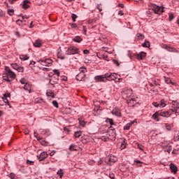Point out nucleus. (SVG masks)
<instances>
[{
	"instance_id": "a18cd8bd",
	"label": "nucleus",
	"mask_w": 179,
	"mask_h": 179,
	"mask_svg": "<svg viewBox=\"0 0 179 179\" xmlns=\"http://www.w3.org/2000/svg\"><path fill=\"white\" fill-rule=\"evenodd\" d=\"M3 80H6V82H10L12 80L9 79V77L8 75L3 76Z\"/></svg>"
},
{
	"instance_id": "9b49d317",
	"label": "nucleus",
	"mask_w": 179,
	"mask_h": 179,
	"mask_svg": "<svg viewBox=\"0 0 179 179\" xmlns=\"http://www.w3.org/2000/svg\"><path fill=\"white\" fill-rule=\"evenodd\" d=\"M108 161H106V163L109 165V166H113V164H114V163H115V162H117V158L114 156L110 157L109 158H108V159H106Z\"/></svg>"
},
{
	"instance_id": "e433bc0d",
	"label": "nucleus",
	"mask_w": 179,
	"mask_h": 179,
	"mask_svg": "<svg viewBox=\"0 0 179 179\" xmlns=\"http://www.w3.org/2000/svg\"><path fill=\"white\" fill-rule=\"evenodd\" d=\"M132 124H134V122L128 123L126 124V126H124V129H126L127 131L129 130V128H131V125H132Z\"/></svg>"
},
{
	"instance_id": "e2e57ef3",
	"label": "nucleus",
	"mask_w": 179,
	"mask_h": 179,
	"mask_svg": "<svg viewBox=\"0 0 179 179\" xmlns=\"http://www.w3.org/2000/svg\"><path fill=\"white\" fill-rule=\"evenodd\" d=\"M113 62L117 65V66H120V63H118L117 60L113 59Z\"/></svg>"
},
{
	"instance_id": "2f4dec72",
	"label": "nucleus",
	"mask_w": 179,
	"mask_h": 179,
	"mask_svg": "<svg viewBox=\"0 0 179 179\" xmlns=\"http://www.w3.org/2000/svg\"><path fill=\"white\" fill-rule=\"evenodd\" d=\"M41 145H42V146H48V141H45L44 139H41V141H40Z\"/></svg>"
},
{
	"instance_id": "473e14b6",
	"label": "nucleus",
	"mask_w": 179,
	"mask_h": 179,
	"mask_svg": "<svg viewBox=\"0 0 179 179\" xmlns=\"http://www.w3.org/2000/svg\"><path fill=\"white\" fill-rule=\"evenodd\" d=\"M159 107L163 108V107H166V101L164 99H162L160 101Z\"/></svg>"
},
{
	"instance_id": "f704fd0d",
	"label": "nucleus",
	"mask_w": 179,
	"mask_h": 179,
	"mask_svg": "<svg viewBox=\"0 0 179 179\" xmlns=\"http://www.w3.org/2000/svg\"><path fill=\"white\" fill-rule=\"evenodd\" d=\"M79 71H80V73H83L85 75V73H86L87 72V69L85 67H81L79 69Z\"/></svg>"
},
{
	"instance_id": "5fc2aeb1",
	"label": "nucleus",
	"mask_w": 179,
	"mask_h": 179,
	"mask_svg": "<svg viewBox=\"0 0 179 179\" xmlns=\"http://www.w3.org/2000/svg\"><path fill=\"white\" fill-rule=\"evenodd\" d=\"M27 164H29L30 166H33L34 164V162L27 159Z\"/></svg>"
},
{
	"instance_id": "4468645a",
	"label": "nucleus",
	"mask_w": 179,
	"mask_h": 179,
	"mask_svg": "<svg viewBox=\"0 0 179 179\" xmlns=\"http://www.w3.org/2000/svg\"><path fill=\"white\" fill-rule=\"evenodd\" d=\"M112 114L116 117H121V110H120L118 108H115L113 110Z\"/></svg>"
},
{
	"instance_id": "f3484780",
	"label": "nucleus",
	"mask_w": 179,
	"mask_h": 179,
	"mask_svg": "<svg viewBox=\"0 0 179 179\" xmlns=\"http://www.w3.org/2000/svg\"><path fill=\"white\" fill-rule=\"evenodd\" d=\"M164 152H167L168 153H170L171 152L173 147L171 146V144H167L166 145L164 146Z\"/></svg>"
},
{
	"instance_id": "20e7f679",
	"label": "nucleus",
	"mask_w": 179,
	"mask_h": 179,
	"mask_svg": "<svg viewBox=\"0 0 179 179\" xmlns=\"http://www.w3.org/2000/svg\"><path fill=\"white\" fill-rule=\"evenodd\" d=\"M38 62L43 66H50V65H52V60L51 59H40Z\"/></svg>"
},
{
	"instance_id": "4d7b16f0",
	"label": "nucleus",
	"mask_w": 179,
	"mask_h": 179,
	"mask_svg": "<svg viewBox=\"0 0 179 179\" xmlns=\"http://www.w3.org/2000/svg\"><path fill=\"white\" fill-rule=\"evenodd\" d=\"M52 103L56 108H58V102H57V101H52Z\"/></svg>"
},
{
	"instance_id": "ea45409f",
	"label": "nucleus",
	"mask_w": 179,
	"mask_h": 179,
	"mask_svg": "<svg viewBox=\"0 0 179 179\" xmlns=\"http://www.w3.org/2000/svg\"><path fill=\"white\" fill-rule=\"evenodd\" d=\"M165 128L167 129V131H171V124L169 123L165 124Z\"/></svg>"
},
{
	"instance_id": "052dcab7",
	"label": "nucleus",
	"mask_w": 179,
	"mask_h": 179,
	"mask_svg": "<svg viewBox=\"0 0 179 179\" xmlns=\"http://www.w3.org/2000/svg\"><path fill=\"white\" fill-rule=\"evenodd\" d=\"M20 83H22V85H26V80L24 78H22L20 80Z\"/></svg>"
},
{
	"instance_id": "39448f33",
	"label": "nucleus",
	"mask_w": 179,
	"mask_h": 179,
	"mask_svg": "<svg viewBox=\"0 0 179 179\" xmlns=\"http://www.w3.org/2000/svg\"><path fill=\"white\" fill-rule=\"evenodd\" d=\"M171 111L172 113H175L176 114L179 115V104L177 101H173L171 106Z\"/></svg>"
},
{
	"instance_id": "7ed1b4c3",
	"label": "nucleus",
	"mask_w": 179,
	"mask_h": 179,
	"mask_svg": "<svg viewBox=\"0 0 179 179\" xmlns=\"http://www.w3.org/2000/svg\"><path fill=\"white\" fill-rule=\"evenodd\" d=\"M79 52V48L75 46L69 47L66 50V55H75V54H78Z\"/></svg>"
},
{
	"instance_id": "7c9ffc66",
	"label": "nucleus",
	"mask_w": 179,
	"mask_h": 179,
	"mask_svg": "<svg viewBox=\"0 0 179 179\" xmlns=\"http://www.w3.org/2000/svg\"><path fill=\"white\" fill-rule=\"evenodd\" d=\"M74 136L75 138H80V136H82V131H76L74 134Z\"/></svg>"
},
{
	"instance_id": "680f3d73",
	"label": "nucleus",
	"mask_w": 179,
	"mask_h": 179,
	"mask_svg": "<svg viewBox=\"0 0 179 179\" xmlns=\"http://www.w3.org/2000/svg\"><path fill=\"white\" fill-rule=\"evenodd\" d=\"M120 149H125V142L121 143Z\"/></svg>"
},
{
	"instance_id": "bb28decb",
	"label": "nucleus",
	"mask_w": 179,
	"mask_h": 179,
	"mask_svg": "<svg viewBox=\"0 0 179 179\" xmlns=\"http://www.w3.org/2000/svg\"><path fill=\"white\" fill-rule=\"evenodd\" d=\"M143 47H145V48H149L150 47V43L148 41H145L143 43H142Z\"/></svg>"
},
{
	"instance_id": "13d9d810",
	"label": "nucleus",
	"mask_w": 179,
	"mask_h": 179,
	"mask_svg": "<svg viewBox=\"0 0 179 179\" xmlns=\"http://www.w3.org/2000/svg\"><path fill=\"white\" fill-rule=\"evenodd\" d=\"M137 147H138V149H139L140 150H143V148H145L143 145L141 144H138Z\"/></svg>"
},
{
	"instance_id": "4be33fe9",
	"label": "nucleus",
	"mask_w": 179,
	"mask_h": 179,
	"mask_svg": "<svg viewBox=\"0 0 179 179\" xmlns=\"http://www.w3.org/2000/svg\"><path fill=\"white\" fill-rule=\"evenodd\" d=\"M164 48H165L166 50H167V51H169L170 52H174V51H176V49L170 46H167V45H164Z\"/></svg>"
},
{
	"instance_id": "c9c22d12",
	"label": "nucleus",
	"mask_w": 179,
	"mask_h": 179,
	"mask_svg": "<svg viewBox=\"0 0 179 179\" xmlns=\"http://www.w3.org/2000/svg\"><path fill=\"white\" fill-rule=\"evenodd\" d=\"M136 36L138 40H143V38H145V35H143L142 34H137Z\"/></svg>"
},
{
	"instance_id": "ddd939ff",
	"label": "nucleus",
	"mask_w": 179,
	"mask_h": 179,
	"mask_svg": "<svg viewBox=\"0 0 179 179\" xmlns=\"http://www.w3.org/2000/svg\"><path fill=\"white\" fill-rule=\"evenodd\" d=\"M155 13L159 14V13H163V7L156 6L154 8Z\"/></svg>"
},
{
	"instance_id": "423d86ee",
	"label": "nucleus",
	"mask_w": 179,
	"mask_h": 179,
	"mask_svg": "<svg viewBox=\"0 0 179 179\" xmlns=\"http://www.w3.org/2000/svg\"><path fill=\"white\" fill-rule=\"evenodd\" d=\"M6 71V75H8V77H10L11 79H15L16 78V74L13 71H11L9 67L6 66L5 68Z\"/></svg>"
},
{
	"instance_id": "393cba45",
	"label": "nucleus",
	"mask_w": 179,
	"mask_h": 179,
	"mask_svg": "<svg viewBox=\"0 0 179 179\" xmlns=\"http://www.w3.org/2000/svg\"><path fill=\"white\" fill-rule=\"evenodd\" d=\"M35 103L36 104H41V103H44V100L42 98H36L35 99Z\"/></svg>"
},
{
	"instance_id": "49530a36",
	"label": "nucleus",
	"mask_w": 179,
	"mask_h": 179,
	"mask_svg": "<svg viewBox=\"0 0 179 179\" xmlns=\"http://www.w3.org/2000/svg\"><path fill=\"white\" fill-rule=\"evenodd\" d=\"M53 72H54L55 76H57V78H59V70L55 69V70H53Z\"/></svg>"
},
{
	"instance_id": "58836bf2",
	"label": "nucleus",
	"mask_w": 179,
	"mask_h": 179,
	"mask_svg": "<svg viewBox=\"0 0 179 179\" xmlns=\"http://www.w3.org/2000/svg\"><path fill=\"white\" fill-rule=\"evenodd\" d=\"M96 18H93L88 20V24H94L96 23Z\"/></svg>"
},
{
	"instance_id": "603ef678",
	"label": "nucleus",
	"mask_w": 179,
	"mask_h": 179,
	"mask_svg": "<svg viewBox=\"0 0 179 179\" xmlns=\"http://www.w3.org/2000/svg\"><path fill=\"white\" fill-rule=\"evenodd\" d=\"M9 178H10V179H16V176H15V173H10Z\"/></svg>"
},
{
	"instance_id": "3c124183",
	"label": "nucleus",
	"mask_w": 179,
	"mask_h": 179,
	"mask_svg": "<svg viewBox=\"0 0 179 179\" xmlns=\"http://www.w3.org/2000/svg\"><path fill=\"white\" fill-rule=\"evenodd\" d=\"M17 71L18 72H24V69L23 67H22V66H18V68L17 69Z\"/></svg>"
},
{
	"instance_id": "0e129e2a",
	"label": "nucleus",
	"mask_w": 179,
	"mask_h": 179,
	"mask_svg": "<svg viewBox=\"0 0 179 179\" xmlns=\"http://www.w3.org/2000/svg\"><path fill=\"white\" fill-rule=\"evenodd\" d=\"M173 19H174V15L171 14L169 15V22H171V20H173Z\"/></svg>"
},
{
	"instance_id": "bf43d9fd",
	"label": "nucleus",
	"mask_w": 179,
	"mask_h": 179,
	"mask_svg": "<svg viewBox=\"0 0 179 179\" xmlns=\"http://www.w3.org/2000/svg\"><path fill=\"white\" fill-rule=\"evenodd\" d=\"M71 29H76L78 27V25L76 23L70 24Z\"/></svg>"
},
{
	"instance_id": "338daca9",
	"label": "nucleus",
	"mask_w": 179,
	"mask_h": 179,
	"mask_svg": "<svg viewBox=\"0 0 179 179\" xmlns=\"http://www.w3.org/2000/svg\"><path fill=\"white\" fill-rule=\"evenodd\" d=\"M90 51H89V50H83V54H85V55H87V54H90Z\"/></svg>"
},
{
	"instance_id": "c85d7f7f",
	"label": "nucleus",
	"mask_w": 179,
	"mask_h": 179,
	"mask_svg": "<svg viewBox=\"0 0 179 179\" xmlns=\"http://www.w3.org/2000/svg\"><path fill=\"white\" fill-rule=\"evenodd\" d=\"M173 139L175 141H179V131H176L174 134Z\"/></svg>"
},
{
	"instance_id": "6ab92c4d",
	"label": "nucleus",
	"mask_w": 179,
	"mask_h": 179,
	"mask_svg": "<svg viewBox=\"0 0 179 179\" xmlns=\"http://www.w3.org/2000/svg\"><path fill=\"white\" fill-rule=\"evenodd\" d=\"M24 90H26L27 92H29V93H30V92L31 90V85H30V84L27 83H25V85L24 86Z\"/></svg>"
},
{
	"instance_id": "f03ea898",
	"label": "nucleus",
	"mask_w": 179,
	"mask_h": 179,
	"mask_svg": "<svg viewBox=\"0 0 179 179\" xmlns=\"http://www.w3.org/2000/svg\"><path fill=\"white\" fill-rule=\"evenodd\" d=\"M132 96V90L124 88L122 92V97L124 100H127V99H129V97H131Z\"/></svg>"
},
{
	"instance_id": "a878e982",
	"label": "nucleus",
	"mask_w": 179,
	"mask_h": 179,
	"mask_svg": "<svg viewBox=\"0 0 179 179\" xmlns=\"http://www.w3.org/2000/svg\"><path fill=\"white\" fill-rule=\"evenodd\" d=\"M82 40V38H80V36H77L74 38H73V41H75L76 43H80Z\"/></svg>"
},
{
	"instance_id": "c756f323",
	"label": "nucleus",
	"mask_w": 179,
	"mask_h": 179,
	"mask_svg": "<svg viewBox=\"0 0 179 179\" xmlns=\"http://www.w3.org/2000/svg\"><path fill=\"white\" fill-rule=\"evenodd\" d=\"M78 121H79V124L81 127H85V125H86V122H85V120H82V118H79Z\"/></svg>"
},
{
	"instance_id": "5701e85b",
	"label": "nucleus",
	"mask_w": 179,
	"mask_h": 179,
	"mask_svg": "<svg viewBox=\"0 0 179 179\" xmlns=\"http://www.w3.org/2000/svg\"><path fill=\"white\" fill-rule=\"evenodd\" d=\"M20 59H21V61H27V59H29V57L27 55H20Z\"/></svg>"
},
{
	"instance_id": "0eeeda50",
	"label": "nucleus",
	"mask_w": 179,
	"mask_h": 179,
	"mask_svg": "<svg viewBox=\"0 0 179 179\" xmlns=\"http://www.w3.org/2000/svg\"><path fill=\"white\" fill-rule=\"evenodd\" d=\"M96 82H107V76L106 73L103 75L96 76L94 77Z\"/></svg>"
},
{
	"instance_id": "dca6fc26",
	"label": "nucleus",
	"mask_w": 179,
	"mask_h": 179,
	"mask_svg": "<svg viewBox=\"0 0 179 179\" xmlns=\"http://www.w3.org/2000/svg\"><path fill=\"white\" fill-rule=\"evenodd\" d=\"M29 3H31L30 1L24 0L23 4H22V8L23 9H29V8H30V6H29Z\"/></svg>"
},
{
	"instance_id": "6e6552de",
	"label": "nucleus",
	"mask_w": 179,
	"mask_h": 179,
	"mask_svg": "<svg viewBox=\"0 0 179 179\" xmlns=\"http://www.w3.org/2000/svg\"><path fill=\"white\" fill-rule=\"evenodd\" d=\"M117 76L115 73H106V80H115Z\"/></svg>"
},
{
	"instance_id": "8fccbe9b",
	"label": "nucleus",
	"mask_w": 179,
	"mask_h": 179,
	"mask_svg": "<svg viewBox=\"0 0 179 179\" xmlns=\"http://www.w3.org/2000/svg\"><path fill=\"white\" fill-rule=\"evenodd\" d=\"M77 17H78V15H76V14H72L71 18H72L73 22H76Z\"/></svg>"
},
{
	"instance_id": "37998d69",
	"label": "nucleus",
	"mask_w": 179,
	"mask_h": 179,
	"mask_svg": "<svg viewBox=\"0 0 179 179\" xmlns=\"http://www.w3.org/2000/svg\"><path fill=\"white\" fill-rule=\"evenodd\" d=\"M11 66L13 69H15V71H17V68H19V65L16 63L11 64Z\"/></svg>"
},
{
	"instance_id": "6e6d98bb",
	"label": "nucleus",
	"mask_w": 179,
	"mask_h": 179,
	"mask_svg": "<svg viewBox=\"0 0 179 179\" xmlns=\"http://www.w3.org/2000/svg\"><path fill=\"white\" fill-rule=\"evenodd\" d=\"M96 8L99 10V12H101V10H103V7L101 6V4H98L96 6Z\"/></svg>"
},
{
	"instance_id": "a211bd4d",
	"label": "nucleus",
	"mask_w": 179,
	"mask_h": 179,
	"mask_svg": "<svg viewBox=\"0 0 179 179\" xmlns=\"http://www.w3.org/2000/svg\"><path fill=\"white\" fill-rule=\"evenodd\" d=\"M170 169L172 173H177L178 171L177 166L174 164H170Z\"/></svg>"
},
{
	"instance_id": "1a4fd4ad",
	"label": "nucleus",
	"mask_w": 179,
	"mask_h": 179,
	"mask_svg": "<svg viewBox=\"0 0 179 179\" xmlns=\"http://www.w3.org/2000/svg\"><path fill=\"white\" fill-rule=\"evenodd\" d=\"M59 77L55 76V75H53L51 78H50V80H49V83L50 85H52V86H54V85H57V83H58V80H59Z\"/></svg>"
},
{
	"instance_id": "2eb2a0df",
	"label": "nucleus",
	"mask_w": 179,
	"mask_h": 179,
	"mask_svg": "<svg viewBox=\"0 0 179 179\" xmlns=\"http://www.w3.org/2000/svg\"><path fill=\"white\" fill-rule=\"evenodd\" d=\"M145 57H146V52H141L140 54H138L136 55V58L137 59H138V61L143 59Z\"/></svg>"
},
{
	"instance_id": "9d476101",
	"label": "nucleus",
	"mask_w": 179,
	"mask_h": 179,
	"mask_svg": "<svg viewBox=\"0 0 179 179\" xmlns=\"http://www.w3.org/2000/svg\"><path fill=\"white\" fill-rule=\"evenodd\" d=\"M39 162H43V160L47 159L48 157V154L46 152H43L40 154L39 156H37Z\"/></svg>"
},
{
	"instance_id": "69168bd1",
	"label": "nucleus",
	"mask_w": 179,
	"mask_h": 179,
	"mask_svg": "<svg viewBox=\"0 0 179 179\" xmlns=\"http://www.w3.org/2000/svg\"><path fill=\"white\" fill-rule=\"evenodd\" d=\"M16 1L17 0H8L9 3H10V5H13V3H15V2H16Z\"/></svg>"
},
{
	"instance_id": "de8ad7c7",
	"label": "nucleus",
	"mask_w": 179,
	"mask_h": 179,
	"mask_svg": "<svg viewBox=\"0 0 179 179\" xmlns=\"http://www.w3.org/2000/svg\"><path fill=\"white\" fill-rule=\"evenodd\" d=\"M19 22H20V23H23V22H26V20H24V19L22 18V20L19 19L16 21L17 24H18V26H21V24L19 23Z\"/></svg>"
},
{
	"instance_id": "864d4df0",
	"label": "nucleus",
	"mask_w": 179,
	"mask_h": 179,
	"mask_svg": "<svg viewBox=\"0 0 179 179\" xmlns=\"http://www.w3.org/2000/svg\"><path fill=\"white\" fill-rule=\"evenodd\" d=\"M152 106L157 108L160 107V103H159L157 102H153Z\"/></svg>"
},
{
	"instance_id": "09e8293b",
	"label": "nucleus",
	"mask_w": 179,
	"mask_h": 179,
	"mask_svg": "<svg viewBox=\"0 0 179 179\" xmlns=\"http://www.w3.org/2000/svg\"><path fill=\"white\" fill-rule=\"evenodd\" d=\"M106 122H109L110 125H114V120L113 119L107 118Z\"/></svg>"
},
{
	"instance_id": "f8f14e48",
	"label": "nucleus",
	"mask_w": 179,
	"mask_h": 179,
	"mask_svg": "<svg viewBox=\"0 0 179 179\" xmlns=\"http://www.w3.org/2000/svg\"><path fill=\"white\" fill-rule=\"evenodd\" d=\"M85 76H86L85 74H83V73H79L76 76V80H78L79 82L85 79Z\"/></svg>"
},
{
	"instance_id": "cd10ccee",
	"label": "nucleus",
	"mask_w": 179,
	"mask_h": 179,
	"mask_svg": "<svg viewBox=\"0 0 179 179\" xmlns=\"http://www.w3.org/2000/svg\"><path fill=\"white\" fill-rule=\"evenodd\" d=\"M8 97H10V95H9V94L7 95L6 94H3V99L4 103H9V101H8Z\"/></svg>"
},
{
	"instance_id": "b1692460",
	"label": "nucleus",
	"mask_w": 179,
	"mask_h": 179,
	"mask_svg": "<svg viewBox=\"0 0 179 179\" xmlns=\"http://www.w3.org/2000/svg\"><path fill=\"white\" fill-rule=\"evenodd\" d=\"M46 94L48 97H52V99H54L55 97V94H54V92L52 91L48 92Z\"/></svg>"
},
{
	"instance_id": "79ce46f5",
	"label": "nucleus",
	"mask_w": 179,
	"mask_h": 179,
	"mask_svg": "<svg viewBox=\"0 0 179 179\" xmlns=\"http://www.w3.org/2000/svg\"><path fill=\"white\" fill-rule=\"evenodd\" d=\"M134 162L136 163L137 164V167H142V162L139 161V160H134Z\"/></svg>"
},
{
	"instance_id": "72a5a7b5",
	"label": "nucleus",
	"mask_w": 179,
	"mask_h": 179,
	"mask_svg": "<svg viewBox=\"0 0 179 179\" xmlns=\"http://www.w3.org/2000/svg\"><path fill=\"white\" fill-rule=\"evenodd\" d=\"M57 176H59V178H62L63 176H64V172L62 171V169H59L57 172Z\"/></svg>"
},
{
	"instance_id": "412c9836",
	"label": "nucleus",
	"mask_w": 179,
	"mask_h": 179,
	"mask_svg": "<svg viewBox=\"0 0 179 179\" xmlns=\"http://www.w3.org/2000/svg\"><path fill=\"white\" fill-rule=\"evenodd\" d=\"M34 47H38L40 48V47H42L43 44L41 43V41L38 39L34 43Z\"/></svg>"
},
{
	"instance_id": "774afa93",
	"label": "nucleus",
	"mask_w": 179,
	"mask_h": 179,
	"mask_svg": "<svg viewBox=\"0 0 179 179\" xmlns=\"http://www.w3.org/2000/svg\"><path fill=\"white\" fill-rule=\"evenodd\" d=\"M118 15H120V16H124V11L120 10V11L118 12Z\"/></svg>"
},
{
	"instance_id": "4c0bfd02",
	"label": "nucleus",
	"mask_w": 179,
	"mask_h": 179,
	"mask_svg": "<svg viewBox=\"0 0 179 179\" xmlns=\"http://www.w3.org/2000/svg\"><path fill=\"white\" fill-rule=\"evenodd\" d=\"M165 82L166 83H167V85H172V86H174V85H176V83H173V81H171V80L170 79H165Z\"/></svg>"
},
{
	"instance_id": "aec40b11",
	"label": "nucleus",
	"mask_w": 179,
	"mask_h": 179,
	"mask_svg": "<svg viewBox=\"0 0 179 179\" xmlns=\"http://www.w3.org/2000/svg\"><path fill=\"white\" fill-rule=\"evenodd\" d=\"M69 150H70V152H75L78 150V146L76 145H71L69 148Z\"/></svg>"
},
{
	"instance_id": "f257e3e1",
	"label": "nucleus",
	"mask_w": 179,
	"mask_h": 179,
	"mask_svg": "<svg viewBox=\"0 0 179 179\" xmlns=\"http://www.w3.org/2000/svg\"><path fill=\"white\" fill-rule=\"evenodd\" d=\"M171 114H170V112L169 111H157L155 112V114L152 115V120H155V121H159V117H170Z\"/></svg>"
},
{
	"instance_id": "c03bdc74",
	"label": "nucleus",
	"mask_w": 179,
	"mask_h": 179,
	"mask_svg": "<svg viewBox=\"0 0 179 179\" xmlns=\"http://www.w3.org/2000/svg\"><path fill=\"white\" fill-rule=\"evenodd\" d=\"M34 135L35 138H36L37 141H38L39 142H41L43 138L38 136H37L38 134L36 132L34 133Z\"/></svg>"
},
{
	"instance_id": "a19ab883",
	"label": "nucleus",
	"mask_w": 179,
	"mask_h": 179,
	"mask_svg": "<svg viewBox=\"0 0 179 179\" xmlns=\"http://www.w3.org/2000/svg\"><path fill=\"white\" fill-rule=\"evenodd\" d=\"M8 13L10 16H13L14 13H15V10L13 9H8Z\"/></svg>"
}]
</instances>
